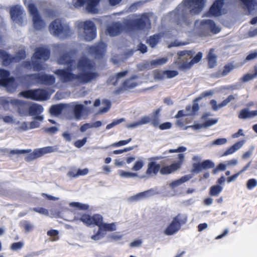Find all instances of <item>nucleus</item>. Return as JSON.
I'll list each match as a JSON object with an SVG mask.
<instances>
[{
  "mask_svg": "<svg viewBox=\"0 0 257 257\" xmlns=\"http://www.w3.org/2000/svg\"><path fill=\"white\" fill-rule=\"evenodd\" d=\"M83 106L81 104H76L74 107V114L76 119H80Z\"/></svg>",
  "mask_w": 257,
  "mask_h": 257,
  "instance_id": "44",
  "label": "nucleus"
},
{
  "mask_svg": "<svg viewBox=\"0 0 257 257\" xmlns=\"http://www.w3.org/2000/svg\"><path fill=\"white\" fill-rule=\"evenodd\" d=\"M257 186V180L255 179H249L246 183V187L248 190H251Z\"/></svg>",
  "mask_w": 257,
  "mask_h": 257,
  "instance_id": "54",
  "label": "nucleus"
},
{
  "mask_svg": "<svg viewBox=\"0 0 257 257\" xmlns=\"http://www.w3.org/2000/svg\"><path fill=\"white\" fill-rule=\"evenodd\" d=\"M178 74L177 71L175 70H167L164 71V74L166 78H172Z\"/></svg>",
  "mask_w": 257,
  "mask_h": 257,
  "instance_id": "56",
  "label": "nucleus"
},
{
  "mask_svg": "<svg viewBox=\"0 0 257 257\" xmlns=\"http://www.w3.org/2000/svg\"><path fill=\"white\" fill-rule=\"evenodd\" d=\"M192 177V176L190 174L187 175L185 176H184L182 177L179 179L175 180L171 183H170L169 186L171 188H174L176 187H178L179 186L181 185L182 184L188 181L190 179H191Z\"/></svg>",
  "mask_w": 257,
  "mask_h": 257,
  "instance_id": "33",
  "label": "nucleus"
},
{
  "mask_svg": "<svg viewBox=\"0 0 257 257\" xmlns=\"http://www.w3.org/2000/svg\"><path fill=\"white\" fill-rule=\"evenodd\" d=\"M243 8L249 14L253 13L256 6V0H240Z\"/></svg>",
  "mask_w": 257,
  "mask_h": 257,
  "instance_id": "27",
  "label": "nucleus"
},
{
  "mask_svg": "<svg viewBox=\"0 0 257 257\" xmlns=\"http://www.w3.org/2000/svg\"><path fill=\"white\" fill-rule=\"evenodd\" d=\"M43 111V108L38 104H33L29 108L28 114L30 115L34 116V119L38 120L42 122L44 117L42 115H39Z\"/></svg>",
  "mask_w": 257,
  "mask_h": 257,
  "instance_id": "20",
  "label": "nucleus"
},
{
  "mask_svg": "<svg viewBox=\"0 0 257 257\" xmlns=\"http://www.w3.org/2000/svg\"><path fill=\"white\" fill-rule=\"evenodd\" d=\"M49 57V52L46 48H38L32 57L31 63L27 62L26 67L35 71L41 70L43 68L42 62L48 59Z\"/></svg>",
  "mask_w": 257,
  "mask_h": 257,
  "instance_id": "3",
  "label": "nucleus"
},
{
  "mask_svg": "<svg viewBox=\"0 0 257 257\" xmlns=\"http://www.w3.org/2000/svg\"><path fill=\"white\" fill-rule=\"evenodd\" d=\"M16 124L18 125L16 129L19 131L24 132L30 130L29 122L25 121H18Z\"/></svg>",
  "mask_w": 257,
  "mask_h": 257,
  "instance_id": "40",
  "label": "nucleus"
},
{
  "mask_svg": "<svg viewBox=\"0 0 257 257\" xmlns=\"http://www.w3.org/2000/svg\"><path fill=\"white\" fill-rule=\"evenodd\" d=\"M151 118L149 116H144L138 119L140 126L148 123L151 121Z\"/></svg>",
  "mask_w": 257,
  "mask_h": 257,
  "instance_id": "61",
  "label": "nucleus"
},
{
  "mask_svg": "<svg viewBox=\"0 0 257 257\" xmlns=\"http://www.w3.org/2000/svg\"><path fill=\"white\" fill-rule=\"evenodd\" d=\"M172 220L181 227V225L185 224L187 222V216L185 214H179L176 216L174 217Z\"/></svg>",
  "mask_w": 257,
  "mask_h": 257,
  "instance_id": "36",
  "label": "nucleus"
},
{
  "mask_svg": "<svg viewBox=\"0 0 257 257\" xmlns=\"http://www.w3.org/2000/svg\"><path fill=\"white\" fill-rule=\"evenodd\" d=\"M160 39V35H156L150 37V38L147 40V42L152 47H154L159 41Z\"/></svg>",
  "mask_w": 257,
  "mask_h": 257,
  "instance_id": "49",
  "label": "nucleus"
},
{
  "mask_svg": "<svg viewBox=\"0 0 257 257\" xmlns=\"http://www.w3.org/2000/svg\"><path fill=\"white\" fill-rule=\"evenodd\" d=\"M97 226L100 227V230H102L104 232H105V231H112L116 229V223H105L103 221V217L101 215V221L97 224Z\"/></svg>",
  "mask_w": 257,
  "mask_h": 257,
  "instance_id": "25",
  "label": "nucleus"
},
{
  "mask_svg": "<svg viewBox=\"0 0 257 257\" xmlns=\"http://www.w3.org/2000/svg\"><path fill=\"white\" fill-rule=\"evenodd\" d=\"M256 116H257V110H250L246 108L240 111L238 117L240 119H249Z\"/></svg>",
  "mask_w": 257,
  "mask_h": 257,
  "instance_id": "29",
  "label": "nucleus"
},
{
  "mask_svg": "<svg viewBox=\"0 0 257 257\" xmlns=\"http://www.w3.org/2000/svg\"><path fill=\"white\" fill-rule=\"evenodd\" d=\"M102 104L104 105L105 106L102 107L100 109V113H104L109 110L110 107V102L107 100H103L102 102Z\"/></svg>",
  "mask_w": 257,
  "mask_h": 257,
  "instance_id": "51",
  "label": "nucleus"
},
{
  "mask_svg": "<svg viewBox=\"0 0 257 257\" xmlns=\"http://www.w3.org/2000/svg\"><path fill=\"white\" fill-rule=\"evenodd\" d=\"M223 188L219 185L212 186L210 189V194L212 196H217L222 191Z\"/></svg>",
  "mask_w": 257,
  "mask_h": 257,
  "instance_id": "45",
  "label": "nucleus"
},
{
  "mask_svg": "<svg viewBox=\"0 0 257 257\" xmlns=\"http://www.w3.org/2000/svg\"><path fill=\"white\" fill-rule=\"evenodd\" d=\"M25 56V51L24 50H21L15 58L12 59L6 52L0 50V58L2 59V63L4 65H7L12 61H18L20 59L24 58Z\"/></svg>",
  "mask_w": 257,
  "mask_h": 257,
  "instance_id": "17",
  "label": "nucleus"
},
{
  "mask_svg": "<svg viewBox=\"0 0 257 257\" xmlns=\"http://www.w3.org/2000/svg\"><path fill=\"white\" fill-rule=\"evenodd\" d=\"M185 160V155L179 154L177 155L176 160L169 166H165L161 168L160 173L163 175H167L174 173L179 170L182 166Z\"/></svg>",
  "mask_w": 257,
  "mask_h": 257,
  "instance_id": "10",
  "label": "nucleus"
},
{
  "mask_svg": "<svg viewBox=\"0 0 257 257\" xmlns=\"http://www.w3.org/2000/svg\"><path fill=\"white\" fill-rule=\"evenodd\" d=\"M105 235V232H104L102 230H100V227H98V230L91 236V238L94 241H97L101 239Z\"/></svg>",
  "mask_w": 257,
  "mask_h": 257,
  "instance_id": "46",
  "label": "nucleus"
},
{
  "mask_svg": "<svg viewBox=\"0 0 257 257\" xmlns=\"http://www.w3.org/2000/svg\"><path fill=\"white\" fill-rule=\"evenodd\" d=\"M58 62L68 65L67 69L58 70L55 72L63 82L76 81L86 83L97 76L94 71L92 64L85 57L81 58L76 63L68 55H66L60 57Z\"/></svg>",
  "mask_w": 257,
  "mask_h": 257,
  "instance_id": "1",
  "label": "nucleus"
},
{
  "mask_svg": "<svg viewBox=\"0 0 257 257\" xmlns=\"http://www.w3.org/2000/svg\"><path fill=\"white\" fill-rule=\"evenodd\" d=\"M49 30L53 36L63 37L71 34L69 26L62 24L60 20L57 19L52 22L49 26Z\"/></svg>",
  "mask_w": 257,
  "mask_h": 257,
  "instance_id": "6",
  "label": "nucleus"
},
{
  "mask_svg": "<svg viewBox=\"0 0 257 257\" xmlns=\"http://www.w3.org/2000/svg\"><path fill=\"white\" fill-rule=\"evenodd\" d=\"M254 77L253 76L252 74H246L244 75L240 79V81L242 82H247L250 80L254 79Z\"/></svg>",
  "mask_w": 257,
  "mask_h": 257,
  "instance_id": "63",
  "label": "nucleus"
},
{
  "mask_svg": "<svg viewBox=\"0 0 257 257\" xmlns=\"http://www.w3.org/2000/svg\"><path fill=\"white\" fill-rule=\"evenodd\" d=\"M195 27L199 32L202 35H206L211 32L216 34L220 31L219 28L210 20H203L200 22L197 21L195 23Z\"/></svg>",
  "mask_w": 257,
  "mask_h": 257,
  "instance_id": "7",
  "label": "nucleus"
},
{
  "mask_svg": "<svg viewBox=\"0 0 257 257\" xmlns=\"http://www.w3.org/2000/svg\"><path fill=\"white\" fill-rule=\"evenodd\" d=\"M91 51L94 52L96 57L99 58L104 54L106 50V45L104 43L101 42L97 46L93 47Z\"/></svg>",
  "mask_w": 257,
  "mask_h": 257,
  "instance_id": "32",
  "label": "nucleus"
},
{
  "mask_svg": "<svg viewBox=\"0 0 257 257\" xmlns=\"http://www.w3.org/2000/svg\"><path fill=\"white\" fill-rule=\"evenodd\" d=\"M202 166H203V168L205 170L213 168L214 164L210 160H206L202 162Z\"/></svg>",
  "mask_w": 257,
  "mask_h": 257,
  "instance_id": "59",
  "label": "nucleus"
},
{
  "mask_svg": "<svg viewBox=\"0 0 257 257\" xmlns=\"http://www.w3.org/2000/svg\"><path fill=\"white\" fill-rule=\"evenodd\" d=\"M56 149L54 147H44L39 149H36L33 152L29 154L26 158L25 160L27 162L33 161L47 153H50L55 151Z\"/></svg>",
  "mask_w": 257,
  "mask_h": 257,
  "instance_id": "15",
  "label": "nucleus"
},
{
  "mask_svg": "<svg viewBox=\"0 0 257 257\" xmlns=\"http://www.w3.org/2000/svg\"><path fill=\"white\" fill-rule=\"evenodd\" d=\"M235 98V96L233 95H230L228 96V97L224 100L221 103H220V106H221V108L226 106L229 102L234 100Z\"/></svg>",
  "mask_w": 257,
  "mask_h": 257,
  "instance_id": "58",
  "label": "nucleus"
},
{
  "mask_svg": "<svg viewBox=\"0 0 257 257\" xmlns=\"http://www.w3.org/2000/svg\"><path fill=\"white\" fill-rule=\"evenodd\" d=\"M180 228L179 225L172 220L170 224L164 230V233L167 235H171L176 233Z\"/></svg>",
  "mask_w": 257,
  "mask_h": 257,
  "instance_id": "31",
  "label": "nucleus"
},
{
  "mask_svg": "<svg viewBox=\"0 0 257 257\" xmlns=\"http://www.w3.org/2000/svg\"><path fill=\"white\" fill-rule=\"evenodd\" d=\"M9 73L4 69H0V85L7 88L10 91L14 90L16 85L12 77H8Z\"/></svg>",
  "mask_w": 257,
  "mask_h": 257,
  "instance_id": "14",
  "label": "nucleus"
},
{
  "mask_svg": "<svg viewBox=\"0 0 257 257\" xmlns=\"http://www.w3.org/2000/svg\"><path fill=\"white\" fill-rule=\"evenodd\" d=\"M118 175L122 178H132L138 176V174L135 173L125 171L122 170L118 171Z\"/></svg>",
  "mask_w": 257,
  "mask_h": 257,
  "instance_id": "38",
  "label": "nucleus"
},
{
  "mask_svg": "<svg viewBox=\"0 0 257 257\" xmlns=\"http://www.w3.org/2000/svg\"><path fill=\"white\" fill-rule=\"evenodd\" d=\"M122 31L121 25L119 23H115L108 26L106 33L110 36H115L119 35Z\"/></svg>",
  "mask_w": 257,
  "mask_h": 257,
  "instance_id": "23",
  "label": "nucleus"
},
{
  "mask_svg": "<svg viewBox=\"0 0 257 257\" xmlns=\"http://www.w3.org/2000/svg\"><path fill=\"white\" fill-rule=\"evenodd\" d=\"M70 206L79 210H86L89 208V205L80 202H72L69 203Z\"/></svg>",
  "mask_w": 257,
  "mask_h": 257,
  "instance_id": "41",
  "label": "nucleus"
},
{
  "mask_svg": "<svg viewBox=\"0 0 257 257\" xmlns=\"http://www.w3.org/2000/svg\"><path fill=\"white\" fill-rule=\"evenodd\" d=\"M156 194V192L154 189L148 190L144 191L132 197L131 199L132 200H139L146 198L152 196Z\"/></svg>",
  "mask_w": 257,
  "mask_h": 257,
  "instance_id": "30",
  "label": "nucleus"
},
{
  "mask_svg": "<svg viewBox=\"0 0 257 257\" xmlns=\"http://www.w3.org/2000/svg\"><path fill=\"white\" fill-rule=\"evenodd\" d=\"M39 75L34 74L32 75V77L35 79L36 83H44L47 84L51 85L54 82V78L51 75H41V76Z\"/></svg>",
  "mask_w": 257,
  "mask_h": 257,
  "instance_id": "24",
  "label": "nucleus"
},
{
  "mask_svg": "<svg viewBox=\"0 0 257 257\" xmlns=\"http://www.w3.org/2000/svg\"><path fill=\"white\" fill-rule=\"evenodd\" d=\"M227 140L225 138H219L213 141L211 144V146H220L226 144Z\"/></svg>",
  "mask_w": 257,
  "mask_h": 257,
  "instance_id": "53",
  "label": "nucleus"
},
{
  "mask_svg": "<svg viewBox=\"0 0 257 257\" xmlns=\"http://www.w3.org/2000/svg\"><path fill=\"white\" fill-rule=\"evenodd\" d=\"M132 141V139L130 138V139H128L127 140H122V141H120L118 142H116V143H114L112 144H111L110 147H121V146H124V145H126L127 144H128L130 142H131Z\"/></svg>",
  "mask_w": 257,
  "mask_h": 257,
  "instance_id": "52",
  "label": "nucleus"
},
{
  "mask_svg": "<svg viewBox=\"0 0 257 257\" xmlns=\"http://www.w3.org/2000/svg\"><path fill=\"white\" fill-rule=\"evenodd\" d=\"M128 71L127 70L122 71L117 73L115 76L110 77L108 82L113 85H116L119 84H121L123 87V83L125 82L124 78L128 74Z\"/></svg>",
  "mask_w": 257,
  "mask_h": 257,
  "instance_id": "21",
  "label": "nucleus"
},
{
  "mask_svg": "<svg viewBox=\"0 0 257 257\" xmlns=\"http://www.w3.org/2000/svg\"><path fill=\"white\" fill-rule=\"evenodd\" d=\"M210 115L209 114H205L203 115L202 118L203 121H204L203 125L204 127L207 128L210 127L216 123L218 122V119L217 118H208L207 119V116Z\"/></svg>",
  "mask_w": 257,
  "mask_h": 257,
  "instance_id": "35",
  "label": "nucleus"
},
{
  "mask_svg": "<svg viewBox=\"0 0 257 257\" xmlns=\"http://www.w3.org/2000/svg\"><path fill=\"white\" fill-rule=\"evenodd\" d=\"M257 58V50L251 52L246 57V61H250Z\"/></svg>",
  "mask_w": 257,
  "mask_h": 257,
  "instance_id": "64",
  "label": "nucleus"
},
{
  "mask_svg": "<svg viewBox=\"0 0 257 257\" xmlns=\"http://www.w3.org/2000/svg\"><path fill=\"white\" fill-rule=\"evenodd\" d=\"M229 6L227 1L217 0L211 7L209 13L214 16H219L226 13Z\"/></svg>",
  "mask_w": 257,
  "mask_h": 257,
  "instance_id": "13",
  "label": "nucleus"
},
{
  "mask_svg": "<svg viewBox=\"0 0 257 257\" xmlns=\"http://www.w3.org/2000/svg\"><path fill=\"white\" fill-rule=\"evenodd\" d=\"M145 159L143 157L136 158L134 156H130L126 158L125 161L127 164H130L134 162L132 170L135 172L141 170L144 166Z\"/></svg>",
  "mask_w": 257,
  "mask_h": 257,
  "instance_id": "18",
  "label": "nucleus"
},
{
  "mask_svg": "<svg viewBox=\"0 0 257 257\" xmlns=\"http://www.w3.org/2000/svg\"><path fill=\"white\" fill-rule=\"evenodd\" d=\"M34 211L37 212L40 214L45 215V216H49V211L48 210L43 207H37L34 208L32 209Z\"/></svg>",
  "mask_w": 257,
  "mask_h": 257,
  "instance_id": "55",
  "label": "nucleus"
},
{
  "mask_svg": "<svg viewBox=\"0 0 257 257\" xmlns=\"http://www.w3.org/2000/svg\"><path fill=\"white\" fill-rule=\"evenodd\" d=\"M160 165L154 162H149L147 165L146 174L148 177L155 176L161 170Z\"/></svg>",
  "mask_w": 257,
  "mask_h": 257,
  "instance_id": "22",
  "label": "nucleus"
},
{
  "mask_svg": "<svg viewBox=\"0 0 257 257\" xmlns=\"http://www.w3.org/2000/svg\"><path fill=\"white\" fill-rule=\"evenodd\" d=\"M3 104L4 106H6L7 104H11L13 106H18L21 104V102L20 100L17 99H13L10 98H4L2 99Z\"/></svg>",
  "mask_w": 257,
  "mask_h": 257,
  "instance_id": "42",
  "label": "nucleus"
},
{
  "mask_svg": "<svg viewBox=\"0 0 257 257\" xmlns=\"http://www.w3.org/2000/svg\"><path fill=\"white\" fill-rule=\"evenodd\" d=\"M203 170H204V169L203 168V166H202V162L193 163L191 170L192 172L197 174L201 172Z\"/></svg>",
  "mask_w": 257,
  "mask_h": 257,
  "instance_id": "47",
  "label": "nucleus"
},
{
  "mask_svg": "<svg viewBox=\"0 0 257 257\" xmlns=\"http://www.w3.org/2000/svg\"><path fill=\"white\" fill-rule=\"evenodd\" d=\"M62 110V107L60 105H56L52 106L50 109V111L51 114L57 115H58Z\"/></svg>",
  "mask_w": 257,
  "mask_h": 257,
  "instance_id": "50",
  "label": "nucleus"
},
{
  "mask_svg": "<svg viewBox=\"0 0 257 257\" xmlns=\"http://www.w3.org/2000/svg\"><path fill=\"white\" fill-rule=\"evenodd\" d=\"M208 65L210 68L214 67L217 64L216 56L213 53V50L211 49L208 55Z\"/></svg>",
  "mask_w": 257,
  "mask_h": 257,
  "instance_id": "37",
  "label": "nucleus"
},
{
  "mask_svg": "<svg viewBox=\"0 0 257 257\" xmlns=\"http://www.w3.org/2000/svg\"><path fill=\"white\" fill-rule=\"evenodd\" d=\"M87 142V138H84L82 140H79L75 141L74 145L77 148H80L83 146Z\"/></svg>",
  "mask_w": 257,
  "mask_h": 257,
  "instance_id": "62",
  "label": "nucleus"
},
{
  "mask_svg": "<svg viewBox=\"0 0 257 257\" xmlns=\"http://www.w3.org/2000/svg\"><path fill=\"white\" fill-rule=\"evenodd\" d=\"M245 142V141L244 140H241L235 143L227 149V150L224 153L223 156H227L233 154L236 151L240 149L244 144Z\"/></svg>",
  "mask_w": 257,
  "mask_h": 257,
  "instance_id": "28",
  "label": "nucleus"
},
{
  "mask_svg": "<svg viewBox=\"0 0 257 257\" xmlns=\"http://www.w3.org/2000/svg\"><path fill=\"white\" fill-rule=\"evenodd\" d=\"M59 231L57 230L51 229L47 231V235L51 237V241H56L59 239Z\"/></svg>",
  "mask_w": 257,
  "mask_h": 257,
  "instance_id": "48",
  "label": "nucleus"
},
{
  "mask_svg": "<svg viewBox=\"0 0 257 257\" xmlns=\"http://www.w3.org/2000/svg\"><path fill=\"white\" fill-rule=\"evenodd\" d=\"M195 52L192 50H185L178 52V58L175 60L174 64L177 65V67L182 70L190 69L194 64L200 62L203 54L198 52L194 56Z\"/></svg>",
  "mask_w": 257,
  "mask_h": 257,
  "instance_id": "2",
  "label": "nucleus"
},
{
  "mask_svg": "<svg viewBox=\"0 0 257 257\" xmlns=\"http://www.w3.org/2000/svg\"><path fill=\"white\" fill-rule=\"evenodd\" d=\"M20 95L27 98L36 100H45L50 95L46 90L43 89L31 90L21 92Z\"/></svg>",
  "mask_w": 257,
  "mask_h": 257,
  "instance_id": "9",
  "label": "nucleus"
},
{
  "mask_svg": "<svg viewBox=\"0 0 257 257\" xmlns=\"http://www.w3.org/2000/svg\"><path fill=\"white\" fill-rule=\"evenodd\" d=\"M164 74V71H155L154 72V78L157 80H161L165 79V75Z\"/></svg>",
  "mask_w": 257,
  "mask_h": 257,
  "instance_id": "60",
  "label": "nucleus"
},
{
  "mask_svg": "<svg viewBox=\"0 0 257 257\" xmlns=\"http://www.w3.org/2000/svg\"><path fill=\"white\" fill-rule=\"evenodd\" d=\"M100 0H72L73 5L76 8L85 7L86 10L91 13L98 12L97 6Z\"/></svg>",
  "mask_w": 257,
  "mask_h": 257,
  "instance_id": "11",
  "label": "nucleus"
},
{
  "mask_svg": "<svg viewBox=\"0 0 257 257\" xmlns=\"http://www.w3.org/2000/svg\"><path fill=\"white\" fill-rule=\"evenodd\" d=\"M204 0H184L183 5L179 6L178 8V10L185 12L183 14L182 20L185 21L186 19L185 15L188 11L191 14H197L202 11Z\"/></svg>",
  "mask_w": 257,
  "mask_h": 257,
  "instance_id": "4",
  "label": "nucleus"
},
{
  "mask_svg": "<svg viewBox=\"0 0 257 257\" xmlns=\"http://www.w3.org/2000/svg\"><path fill=\"white\" fill-rule=\"evenodd\" d=\"M168 60V59L167 57L153 60L146 63L145 67L148 69L157 67L166 64Z\"/></svg>",
  "mask_w": 257,
  "mask_h": 257,
  "instance_id": "26",
  "label": "nucleus"
},
{
  "mask_svg": "<svg viewBox=\"0 0 257 257\" xmlns=\"http://www.w3.org/2000/svg\"><path fill=\"white\" fill-rule=\"evenodd\" d=\"M21 6H16L11 8L10 13L12 21L18 24H22L26 16Z\"/></svg>",
  "mask_w": 257,
  "mask_h": 257,
  "instance_id": "16",
  "label": "nucleus"
},
{
  "mask_svg": "<svg viewBox=\"0 0 257 257\" xmlns=\"http://www.w3.org/2000/svg\"><path fill=\"white\" fill-rule=\"evenodd\" d=\"M160 112V109L156 110L155 113L152 115L150 116L151 122L152 124L154 126H159L160 124V120L158 116V114Z\"/></svg>",
  "mask_w": 257,
  "mask_h": 257,
  "instance_id": "39",
  "label": "nucleus"
},
{
  "mask_svg": "<svg viewBox=\"0 0 257 257\" xmlns=\"http://www.w3.org/2000/svg\"><path fill=\"white\" fill-rule=\"evenodd\" d=\"M74 220H79L87 226L91 225H97L101 221V215L98 214L92 216L86 213L75 214Z\"/></svg>",
  "mask_w": 257,
  "mask_h": 257,
  "instance_id": "12",
  "label": "nucleus"
},
{
  "mask_svg": "<svg viewBox=\"0 0 257 257\" xmlns=\"http://www.w3.org/2000/svg\"><path fill=\"white\" fill-rule=\"evenodd\" d=\"M200 99V98H196L194 102V104L191 107L190 106H188L186 107V110H180L178 112L177 114L175 115V118H179L184 116H187L189 115L194 114L196 111L199 110V104L196 102Z\"/></svg>",
  "mask_w": 257,
  "mask_h": 257,
  "instance_id": "19",
  "label": "nucleus"
},
{
  "mask_svg": "<svg viewBox=\"0 0 257 257\" xmlns=\"http://www.w3.org/2000/svg\"><path fill=\"white\" fill-rule=\"evenodd\" d=\"M24 245V243L20 241L13 243L11 246V249L13 250H18L22 248Z\"/></svg>",
  "mask_w": 257,
  "mask_h": 257,
  "instance_id": "57",
  "label": "nucleus"
},
{
  "mask_svg": "<svg viewBox=\"0 0 257 257\" xmlns=\"http://www.w3.org/2000/svg\"><path fill=\"white\" fill-rule=\"evenodd\" d=\"M78 26L83 30L81 36L85 40L91 41L95 38L96 36V27L92 21L80 22L78 23Z\"/></svg>",
  "mask_w": 257,
  "mask_h": 257,
  "instance_id": "8",
  "label": "nucleus"
},
{
  "mask_svg": "<svg viewBox=\"0 0 257 257\" xmlns=\"http://www.w3.org/2000/svg\"><path fill=\"white\" fill-rule=\"evenodd\" d=\"M138 24L139 28H143L146 25H149L150 21L148 17L146 15H144L141 16V17L138 19Z\"/></svg>",
  "mask_w": 257,
  "mask_h": 257,
  "instance_id": "43",
  "label": "nucleus"
},
{
  "mask_svg": "<svg viewBox=\"0 0 257 257\" xmlns=\"http://www.w3.org/2000/svg\"><path fill=\"white\" fill-rule=\"evenodd\" d=\"M30 14L33 19L34 28L36 30H41L45 27V23L41 19L37 8L35 7V0H24Z\"/></svg>",
  "mask_w": 257,
  "mask_h": 257,
  "instance_id": "5",
  "label": "nucleus"
},
{
  "mask_svg": "<svg viewBox=\"0 0 257 257\" xmlns=\"http://www.w3.org/2000/svg\"><path fill=\"white\" fill-rule=\"evenodd\" d=\"M137 77L136 76H133L131 78L126 80L123 83V88L130 89L133 88L138 85V82L137 81Z\"/></svg>",
  "mask_w": 257,
  "mask_h": 257,
  "instance_id": "34",
  "label": "nucleus"
}]
</instances>
